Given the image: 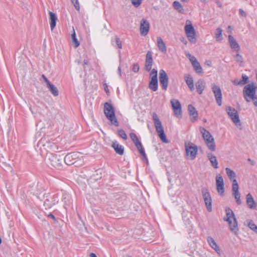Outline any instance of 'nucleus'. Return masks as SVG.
<instances>
[{
    "instance_id": "1",
    "label": "nucleus",
    "mask_w": 257,
    "mask_h": 257,
    "mask_svg": "<svg viewBox=\"0 0 257 257\" xmlns=\"http://www.w3.org/2000/svg\"><path fill=\"white\" fill-rule=\"evenodd\" d=\"M226 174L230 180H232V192L237 204L240 205L241 201L240 199V194L238 191V185L236 178L235 173L229 168H225Z\"/></svg>"
},
{
    "instance_id": "2",
    "label": "nucleus",
    "mask_w": 257,
    "mask_h": 257,
    "mask_svg": "<svg viewBox=\"0 0 257 257\" xmlns=\"http://www.w3.org/2000/svg\"><path fill=\"white\" fill-rule=\"evenodd\" d=\"M226 217L224 220L228 222L230 231L237 235L239 230L238 223L233 211L229 207L225 209Z\"/></svg>"
},
{
    "instance_id": "3",
    "label": "nucleus",
    "mask_w": 257,
    "mask_h": 257,
    "mask_svg": "<svg viewBox=\"0 0 257 257\" xmlns=\"http://www.w3.org/2000/svg\"><path fill=\"white\" fill-rule=\"evenodd\" d=\"M152 118L154 121V125L156 128V132L158 134L159 137L162 142L164 143H169V141L166 138V136L164 132L163 126L162 122L159 119L157 114L155 112L152 114Z\"/></svg>"
},
{
    "instance_id": "4",
    "label": "nucleus",
    "mask_w": 257,
    "mask_h": 257,
    "mask_svg": "<svg viewBox=\"0 0 257 257\" xmlns=\"http://www.w3.org/2000/svg\"><path fill=\"white\" fill-rule=\"evenodd\" d=\"M184 31L189 41L191 43L195 44L197 42L196 31L190 20H188L186 21Z\"/></svg>"
},
{
    "instance_id": "5",
    "label": "nucleus",
    "mask_w": 257,
    "mask_h": 257,
    "mask_svg": "<svg viewBox=\"0 0 257 257\" xmlns=\"http://www.w3.org/2000/svg\"><path fill=\"white\" fill-rule=\"evenodd\" d=\"M104 112L108 119L111 123L115 125H118V122L115 117L114 110L112 105L108 102H105L104 105Z\"/></svg>"
},
{
    "instance_id": "6",
    "label": "nucleus",
    "mask_w": 257,
    "mask_h": 257,
    "mask_svg": "<svg viewBox=\"0 0 257 257\" xmlns=\"http://www.w3.org/2000/svg\"><path fill=\"white\" fill-rule=\"evenodd\" d=\"M185 148L186 157L191 160H194L198 153L197 146L193 143L188 141L185 143Z\"/></svg>"
},
{
    "instance_id": "7",
    "label": "nucleus",
    "mask_w": 257,
    "mask_h": 257,
    "mask_svg": "<svg viewBox=\"0 0 257 257\" xmlns=\"http://www.w3.org/2000/svg\"><path fill=\"white\" fill-rule=\"evenodd\" d=\"M257 85L255 83L252 82L244 86L243 90V94L244 99L246 101L249 102L250 98L255 96Z\"/></svg>"
},
{
    "instance_id": "8",
    "label": "nucleus",
    "mask_w": 257,
    "mask_h": 257,
    "mask_svg": "<svg viewBox=\"0 0 257 257\" xmlns=\"http://www.w3.org/2000/svg\"><path fill=\"white\" fill-rule=\"evenodd\" d=\"M201 133L202 134L203 138L205 141L208 149L211 151L215 150V144L214 140L210 133L205 128H200Z\"/></svg>"
},
{
    "instance_id": "9",
    "label": "nucleus",
    "mask_w": 257,
    "mask_h": 257,
    "mask_svg": "<svg viewBox=\"0 0 257 257\" xmlns=\"http://www.w3.org/2000/svg\"><path fill=\"white\" fill-rule=\"evenodd\" d=\"M47 164L49 166L56 169H60L63 162L62 158L60 156H57L53 154H47Z\"/></svg>"
},
{
    "instance_id": "10",
    "label": "nucleus",
    "mask_w": 257,
    "mask_h": 257,
    "mask_svg": "<svg viewBox=\"0 0 257 257\" xmlns=\"http://www.w3.org/2000/svg\"><path fill=\"white\" fill-rule=\"evenodd\" d=\"M130 136L134 143L135 144L136 147L138 149V151H139L140 153L142 156L143 159L146 162L147 164H149V161L147 159L146 154L145 152V150L143 147V146L142 145V143L139 140L137 135L134 133H131L130 134Z\"/></svg>"
},
{
    "instance_id": "11",
    "label": "nucleus",
    "mask_w": 257,
    "mask_h": 257,
    "mask_svg": "<svg viewBox=\"0 0 257 257\" xmlns=\"http://www.w3.org/2000/svg\"><path fill=\"white\" fill-rule=\"evenodd\" d=\"M226 111L235 125L237 127L240 126L241 122L237 110L235 108L228 106L226 107Z\"/></svg>"
},
{
    "instance_id": "12",
    "label": "nucleus",
    "mask_w": 257,
    "mask_h": 257,
    "mask_svg": "<svg viewBox=\"0 0 257 257\" xmlns=\"http://www.w3.org/2000/svg\"><path fill=\"white\" fill-rule=\"evenodd\" d=\"M170 102L175 115L178 118H181L182 116V112L180 102L178 100L175 99H171Z\"/></svg>"
},
{
    "instance_id": "13",
    "label": "nucleus",
    "mask_w": 257,
    "mask_h": 257,
    "mask_svg": "<svg viewBox=\"0 0 257 257\" xmlns=\"http://www.w3.org/2000/svg\"><path fill=\"white\" fill-rule=\"evenodd\" d=\"M211 88L217 104L219 106H221L222 105V95L220 87L213 83L211 84Z\"/></svg>"
},
{
    "instance_id": "14",
    "label": "nucleus",
    "mask_w": 257,
    "mask_h": 257,
    "mask_svg": "<svg viewBox=\"0 0 257 257\" xmlns=\"http://www.w3.org/2000/svg\"><path fill=\"white\" fill-rule=\"evenodd\" d=\"M202 194L207 209L209 212H211L212 209V199L208 189L205 188H203L202 189Z\"/></svg>"
},
{
    "instance_id": "15",
    "label": "nucleus",
    "mask_w": 257,
    "mask_h": 257,
    "mask_svg": "<svg viewBox=\"0 0 257 257\" xmlns=\"http://www.w3.org/2000/svg\"><path fill=\"white\" fill-rule=\"evenodd\" d=\"M186 56L190 61L195 72L198 74L203 73V69L197 59L189 53H186Z\"/></svg>"
},
{
    "instance_id": "16",
    "label": "nucleus",
    "mask_w": 257,
    "mask_h": 257,
    "mask_svg": "<svg viewBox=\"0 0 257 257\" xmlns=\"http://www.w3.org/2000/svg\"><path fill=\"white\" fill-rule=\"evenodd\" d=\"M159 80L163 89L166 90L168 86L169 78L166 72L163 69L160 71Z\"/></svg>"
},
{
    "instance_id": "17",
    "label": "nucleus",
    "mask_w": 257,
    "mask_h": 257,
    "mask_svg": "<svg viewBox=\"0 0 257 257\" xmlns=\"http://www.w3.org/2000/svg\"><path fill=\"white\" fill-rule=\"evenodd\" d=\"M79 153L72 152L67 154L64 158V161L68 165H71L75 164L79 158Z\"/></svg>"
},
{
    "instance_id": "18",
    "label": "nucleus",
    "mask_w": 257,
    "mask_h": 257,
    "mask_svg": "<svg viewBox=\"0 0 257 257\" xmlns=\"http://www.w3.org/2000/svg\"><path fill=\"white\" fill-rule=\"evenodd\" d=\"M44 81L46 83V87L51 92L52 94L54 96H57L59 95V91L58 88L47 79V78L43 74L42 76Z\"/></svg>"
},
{
    "instance_id": "19",
    "label": "nucleus",
    "mask_w": 257,
    "mask_h": 257,
    "mask_svg": "<svg viewBox=\"0 0 257 257\" xmlns=\"http://www.w3.org/2000/svg\"><path fill=\"white\" fill-rule=\"evenodd\" d=\"M216 188L218 193L220 195H223L224 192V182L222 177L218 174L216 177Z\"/></svg>"
},
{
    "instance_id": "20",
    "label": "nucleus",
    "mask_w": 257,
    "mask_h": 257,
    "mask_svg": "<svg viewBox=\"0 0 257 257\" xmlns=\"http://www.w3.org/2000/svg\"><path fill=\"white\" fill-rule=\"evenodd\" d=\"M150 30V24L145 19H142L140 22V34L142 36H146L149 33Z\"/></svg>"
},
{
    "instance_id": "21",
    "label": "nucleus",
    "mask_w": 257,
    "mask_h": 257,
    "mask_svg": "<svg viewBox=\"0 0 257 257\" xmlns=\"http://www.w3.org/2000/svg\"><path fill=\"white\" fill-rule=\"evenodd\" d=\"M188 110L189 111L191 120L193 122L195 121L197 119L198 116V112L196 110L195 108L191 104H189L188 106Z\"/></svg>"
},
{
    "instance_id": "22",
    "label": "nucleus",
    "mask_w": 257,
    "mask_h": 257,
    "mask_svg": "<svg viewBox=\"0 0 257 257\" xmlns=\"http://www.w3.org/2000/svg\"><path fill=\"white\" fill-rule=\"evenodd\" d=\"M153 64V58L152 53L148 51L146 54L145 62V69L147 71L151 70Z\"/></svg>"
},
{
    "instance_id": "23",
    "label": "nucleus",
    "mask_w": 257,
    "mask_h": 257,
    "mask_svg": "<svg viewBox=\"0 0 257 257\" xmlns=\"http://www.w3.org/2000/svg\"><path fill=\"white\" fill-rule=\"evenodd\" d=\"M228 41L231 48L234 51L238 52L240 50V47L235 39L231 35H229Z\"/></svg>"
},
{
    "instance_id": "24",
    "label": "nucleus",
    "mask_w": 257,
    "mask_h": 257,
    "mask_svg": "<svg viewBox=\"0 0 257 257\" xmlns=\"http://www.w3.org/2000/svg\"><path fill=\"white\" fill-rule=\"evenodd\" d=\"M157 45L160 51L163 53H166L167 46L163 39L160 37H158L157 38Z\"/></svg>"
},
{
    "instance_id": "25",
    "label": "nucleus",
    "mask_w": 257,
    "mask_h": 257,
    "mask_svg": "<svg viewBox=\"0 0 257 257\" xmlns=\"http://www.w3.org/2000/svg\"><path fill=\"white\" fill-rule=\"evenodd\" d=\"M246 203L250 209H257V203L255 202L252 195L248 193L246 195Z\"/></svg>"
},
{
    "instance_id": "26",
    "label": "nucleus",
    "mask_w": 257,
    "mask_h": 257,
    "mask_svg": "<svg viewBox=\"0 0 257 257\" xmlns=\"http://www.w3.org/2000/svg\"><path fill=\"white\" fill-rule=\"evenodd\" d=\"M112 147L114 149L116 153L119 155H122L124 153V148L122 145H120L116 141L113 142Z\"/></svg>"
},
{
    "instance_id": "27",
    "label": "nucleus",
    "mask_w": 257,
    "mask_h": 257,
    "mask_svg": "<svg viewBox=\"0 0 257 257\" xmlns=\"http://www.w3.org/2000/svg\"><path fill=\"white\" fill-rule=\"evenodd\" d=\"M205 87V82L203 79H199L196 83V88L199 94H201Z\"/></svg>"
},
{
    "instance_id": "28",
    "label": "nucleus",
    "mask_w": 257,
    "mask_h": 257,
    "mask_svg": "<svg viewBox=\"0 0 257 257\" xmlns=\"http://www.w3.org/2000/svg\"><path fill=\"white\" fill-rule=\"evenodd\" d=\"M184 79L186 83L191 91L194 89V80L193 77L190 74H185Z\"/></svg>"
},
{
    "instance_id": "29",
    "label": "nucleus",
    "mask_w": 257,
    "mask_h": 257,
    "mask_svg": "<svg viewBox=\"0 0 257 257\" xmlns=\"http://www.w3.org/2000/svg\"><path fill=\"white\" fill-rule=\"evenodd\" d=\"M207 157L210 161L212 167L215 169H217L218 168V161L216 156L212 153H207Z\"/></svg>"
},
{
    "instance_id": "30",
    "label": "nucleus",
    "mask_w": 257,
    "mask_h": 257,
    "mask_svg": "<svg viewBox=\"0 0 257 257\" xmlns=\"http://www.w3.org/2000/svg\"><path fill=\"white\" fill-rule=\"evenodd\" d=\"M56 203V200L53 196H50L49 198L46 199L44 203V206L46 209H50Z\"/></svg>"
},
{
    "instance_id": "31",
    "label": "nucleus",
    "mask_w": 257,
    "mask_h": 257,
    "mask_svg": "<svg viewBox=\"0 0 257 257\" xmlns=\"http://www.w3.org/2000/svg\"><path fill=\"white\" fill-rule=\"evenodd\" d=\"M49 14L50 16V28H51V30H53L56 27L57 18L56 15L52 12H49Z\"/></svg>"
},
{
    "instance_id": "32",
    "label": "nucleus",
    "mask_w": 257,
    "mask_h": 257,
    "mask_svg": "<svg viewBox=\"0 0 257 257\" xmlns=\"http://www.w3.org/2000/svg\"><path fill=\"white\" fill-rule=\"evenodd\" d=\"M207 241L209 244L210 246L214 249L217 253H220V249L217 244L216 242L215 241L214 239L211 236H209L207 237Z\"/></svg>"
},
{
    "instance_id": "33",
    "label": "nucleus",
    "mask_w": 257,
    "mask_h": 257,
    "mask_svg": "<svg viewBox=\"0 0 257 257\" xmlns=\"http://www.w3.org/2000/svg\"><path fill=\"white\" fill-rule=\"evenodd\" d=\"M71 38L72 45L75 48H77L80 45V43L76 38V33L75 32V30L73 27V33L71 34Z\"/></svg>"
},
{
    "instance_id": "34",
    "label": "nucleus",
    "mask_w": 257,
    "mask_h": 257,
    "mask_svg": "<svg viewBox=\"0 0 257 257\" xmlns=\"http://www.w3.org/2000/svg\"><path fill=\"white\" fill-rule=\"evenodd\" d=\"M215 37L217 42H220L223 39L222 30L220 28H218L216 29Z\"/></svg>"
},
{
    "instance_id": "35",
    "label": "nucleus",
    "mask_w": 257,
    "mask_h": 257,
    "mask_svg": "<svg viewBox=\"0 0 257 257\" xmlns=\"http://www.w3.org/2000/svg\"><path fill=\"white\" fill-rule=\"evenodd\" d=\"M173 8L180 13L184 12V9L182 5L178 1H175L173 3Z\"/></svg>"
},
{
    "instance_id": "36",
    "label": "nucleus",
    "mask_w": 257,
    "mask_h": 257,
    "mask_svg": "<svg viewBox=\"0 0 257 257\" xmlns=\"http://www.w3.org/2000/svg\"><path fill=\"white\" fill-rule=\"evenodd\" d=\"M235 56V60L236 62L239 65L240 67L244 66V61L242 56L240 55L238 52Z\"/></svg>"
},
{
    "instance_id": "37",
    "label": "nucleus",
    "mask_w": 257,
    "mask_h": 257,
    "mask_svg": "<svg viewBox=\"0 0 257 257\" xmlns=\"http://www.w3.org/2000/svg\"><path fill=\"white\" fill-rule=\"evenodd\" d=\"M158 87V81L150 80L149 84V88L154 91L157 90Z\"/></svg>"
},
{
    "instance_id": "38",
    "label": "nucleus",
    "mask_w": 257,
    "mask_h": 257,
    "mask_svg": "<svg viewBox=\"0 0 257 257\" xmlns=\"http://www.w3.org/2000/svg\"><path fill=\"white\" fill-rule=\"evenodd\" d=\"M248 227L254 232L257 233V226L252 221L248 222Z\"/></svg>"
},
{
    "instance_id": "39",
    "label": "nucleus",
    "mask_w": 257,
    "mask_h": 257,
    "mask_svg": "<svg viewBox=\"0 0 257 257\" xmlns=\"http://www.w3.org/2000/svg\"><path fill=\"white\" fill-rule=\"evenodd\" d=\"M132 5L136 8L139 7L142 3V0H131Z\"/></svg>"
},
{
    "instance_id": "40",
    "label": "nucleus",
    "mask_w": 257,
    "mask_h": 257,
    "mask_svg": "<svg viewBox=\"0 0 257 257\" xmlns=\"http://www.w3.org/2000/svg\"><path fill=\"white\" fill-rule=\"evenodd\" d=\"M119 136L123 140H126L127 139V136L124 131L123 130H119L118 131Z\"/></svg>"
},
{
    "instance_id": "41",
    "label": "nucleus",
    "mask_w": 257,
    "mask_h": 257,
    "mask_svg": "<svg viewBox=\"0 0 257 257\" xmlns=\"http://www.w3.org/2000/svg\"><path fill=\"white\" fill-rule=\"evenodd\" d=\"M241 82H242V85L245 84H246L248 81V77L247 76L245 75H242V80H240Z\"/></svg>"
},
{
    "instance_id": "42",
    "label": "nucleus",
    "mask_w": 257,
    "mask_h": 257,
    "mask_svg": "<svg viewBox=\"0 0 257 257\" xmlns=\"http://www.w3.org/2000/svg\"><path fill=\"white\" fill-rule=\"evenodd\" d=\"M71 2L73 4L75 9L79 11L80 10V6L78 0H71Z\"/></svg>"
},
{
    "instance_id": "43",
    "label": "nucleus",
    "mask_w": 257,
    "mask_h": 257,
    "mask_svg": "<svg viewBox=\"0 0 257 257\" xmlns=\"http://www.w3.org/2000/svg\"><path fill=\"white\" fill-rule=\"evenodd\" d=\"M139 69H140V68H139V65L138 64H137V63L134 64V65L133 66V68H132L133 71H134L135 73L138 72L139 70Z\"/></svg>"
},
{
    "instance_id": "44",
    "label": "nucleus",
    "mask_w": 257,
    "mask_h": 257,
    "mask_svg": "<svg viewBox=\"0 0 257 257\" xmlns=\"http://www.w3.org/2000/svg\"><path fill=\"white\" fill-rule=\"evenodd\" d=\"M239 15L244 17V18H246L247 15H246V13L242 9H240L239 10Z\"/></svg>"
},
{
    "instance_id": "45",
    "label": "nucleus",
    "mask_w": 257,
    "mask_h": 257,
    "mask_svg": "<svg viewBox=\"0 0 257 257\" xmlns=\"http://www.w3.org/2000/svg\"><path fill=\"white\" fill-rule=\"evenodd\" d=\"M158 72L157 70L155 69H153L150 73V77L151 76H154L157 75Z\"/></svg>"
},
{
    "instance_id": "46",
    "label": "nucleus",
    "mask_w": 257,
    "mask_h": 257,
    "mask_svg": "<svg viewBox=\"0 0 257 257\" xmlns=\"http://www.w3.org/2000/svg\"><path fill=\"white\" fill-rule=\"evenodd\" d=\"M116 45H117V47L119 49H121V48H122L121 43L118 38H116Z\"/></svg>"
},
{
    "instance_id": "47",
    "label": "nucleus",
    "mask_w": 257,
    "mask_h": 257,
    "mask_svg": "<svg viewBox=\"0 0 257 257\" xmlns=\"http://www.w3.org/2000/svg\"><path fill=\"white\" fill-rule=\"evenodd\" d=\"M252 100L254 105L257 106V96L255 95L252 98H250V100Z\"/></svg>"
},
{
    "instance_id": "48",
    "label": "nucleus",
    "mask_w": 257,
    "mask_h": 257,
    "mask_svg": "<svg viewBox=\"0 0 257 257\" xmlns=\"http://www.w3.org/2000/svg\"><path fill=\"white\" fill-rule=\"evenodd\" d=\"M233 83L236 85H242V82H241V81H238V80H234L233 81Z\"/></svg>"
},
{
    "instance_id": "49",
    "label": "nucleus",
    "mask_w": 257,
    "mask_h": 257,
    "mask_svg": "<svg viewBox=\"0 0 257 257\" xmlns=\"http://www.w3.org/2000/svg\"><path fill=\"white\" fill-rule=\"evenodd\" d=\"M50 147L51 148L50 149L51 150H54L55 149H58V148L54 144L50 145Z\"/></svg>"
},
{
    "instance_id": "50",
    "label": "nucleus",
    "mask_w": 257,
    "mask_h": 257,
    "mask_svg": "<svg viewBox=\"0 0 257 257\" xmlns=\"http://www.w3.org/2000/svg\"><path fill=\"white\" fill-rule=\"evenodd\" d=\"M151 77V80H152V81H158V79H157V75L156 76H151L150 77Z\"/></svg>"
},
{
    "instance_id": "51",
    "label": "nucleus",
    "mask_w": 257,
    "mask_h": 257,
    "mask_svg": "<svg viewBox=\"0 0 257 257\" xmlns=\"http://www.w3.org/2000/svg\"><path fill=\"white\" fill-rule=\"evenodd\" d=\"M205 65H206L207 66H210L211 65V61L210 60L206 61L205 62Z\"/></svg>"
},
{
    "instance_id": "52",
    "label": "nucleus",
    "mask_w": 257,
    "mask_h": 257,
    "mask_svg": "<svg viewBox=\"0 0 257 257\" xmlns=\"http://www.w3.org/2000/svg\"><path fill=\"white\" fill-rule=\"evenodd\" d=\"M247 161L250 163L251 165L253 166L254 165V162L253 160H252L251 159H250V158H248L247 159Z\"/></svg>"
},
{
    "instance_id": "53",
    "label": "nucleus",
    "mask_w": 257,
    "mask_h": 257,
    "mask_svg": "<svg viewBox=\"0 0 257 257\" xmlns=\"http://www.w3.org/2000/svg\"><path fill=\"white\" fill-rule=\"evenodd\" d=\"M48 216L49 217H50V218H53L55 221H56V219H55V216H54L52 214H51V213L49 214L48 215Z\"/></svg>"
},
{
    "instance_id": "54",
    "label": "nucleus",
    "mask_w": 257,
    "mask_h": 257,
    "mask_svg": "<svg viewBox=\"0 0 257 257\" xmlns=\"http://www.w3.org/2000/svg\"><path fill=\"white\" fill-rule=\"evenodd\" d=\"M216 4H217L218 7H219L220 8H221L222 7V4H221V3L220 2L217 1L216 2Z\"/></svg>"
},
{
    "instance_id": "55",
    "label": "nucleus",
    "mask_w": 257,
    "mask_h": 257,
    "mask_svg": "<svg viewBox=\"0 0 257 257\" xmlns=\"http://www.w3.org/2000/svg\"><path fill=\"white\" fill-rule=\"evenodd\" d=\"M118 72L119 76H121V67H120V66H119L118 67Z\"/></svg>"
},
{
    "instance_id": "56",
    "label": "nucleus",
    "mask_w": 257,
    "mask_h": 257,
    "mask_svg": "<svg viewBox=\"0 0 257 257\" xmlns=\"http://www.w3.org/2000/svg\"><path fill=\"white\" fill-rule=\"evenodd\" d=\"M104 89L107 93H108L109 92V90H108L107 85H106V86L104 87Z\"/></svg>"
},
{
    "instance_id": "57",
    "label": "nucleus",
    "mask_w": 257,
    "mask_h": 257,
    "mask_svg": "<svg viewBox=\"0 0 257 257\" xmlns=\"http://www.w3.org/2000/svg\"><path fill=\"white\" fill-rule=\"evenodd\" d=\"M90 257H97L96 254L95 253H91L90 254Z\"/></svg>"
},
{
    "instance_id": "58",
    "label": "nucleus",
    "mask_w": 257,
    "mask_h": 257,
    "mask_svg": "<svg viewBox=\"0 0 257 257\" xmlns=\"http://www.w3.org/2000/svg\"><path fill=\"white\" fill-rule=\"evenodd\" d=\"M182 42H183L185 44H187V41L184 39V38H183V40H181Z\"/></svg>"
},
{
    "instance_id": "59",
    "label": "nucleus",
    "mask_w": 257,
    "mask_h": 257,
    "mask_svg": "<svg viewBox=\"0 0 257 257\" xmlns=\"http://www.w3.org/2000/svg\"><path fill=\"white\" fill-rule=\"evenodd\" d=\"M84 64L87 65L88 64V62L87 60H84Z\"/></svg>"
},
{
    "instance_id": "60",
    "label": "nucleus",
    "mask_w": 257,
    "mask_h": 257,
    "mask_svg": "<svg viewBox=\"0 0 257 257\" xmlns=\"http://www.w3.org/2000/svg\"><path fill=\"white\" fill-rule=\"evenodd\" d=\"M182 2H188V0H181Z\"/></svg>"
},
{
    "instance_id": "61",
    "label": "nucleus",
    "mask_w": 257,
    "mask_h": 257,
    "mask_svg": "<svg viewBox=\"0 0 257 257\" xmlns=\"http://www.w3.org/2000/svg\"><path fill=\"white\" fill-rule=\"evenodd\" d=\"M228 28L229 29H230V28H231V26H229L228 27Z\"/></svg>"
},
{
    "instance_id": "62",
    "label": "nucleus",
    "mask_w": 257,
    "mask_h": 257,
    "mask_svg": "<svg viewBox=\"0 0 257 257\" xmlns=\"http://www.w3.org/2000/svg\"><path fill=\"white\" fill-rule=\"evenodd\" d=\"M2 243V239H1V238L0 237V244Z\"/></svg>"
}]
</instances>
